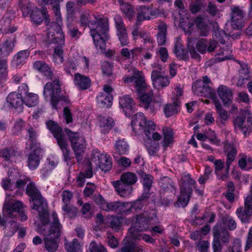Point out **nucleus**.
I'll return each instance as SVG.
<instances>
[{"mask_svg":"<svg viewBox=\"0 0 252 252\" xmlns=\"http://www.w3.org/2000/svg\"><path fill=\"white\" fill-rule=\"evenodd\" d=\"M80 20L82 26L89 27L95 47L104 50L105 42L109 39L108 19L86 10L82 12Z\"/></svg>","mask_w":252,"mask_h":252,"instance_id":"f257e3e1","label":"nucleus"},{"mask_svg":"<svg viewBox=\"0 0 252 252\" xmlns=\"http://www.w3.org/2000/svg\"><path fill=\"white\" fill-rule=\"evenodd\" d=\"M61 92L60 81L58 79L53 82H48L44 86L43 95L46 101H50L53 109H61L64 103H68L69 100L66 96L59 95Z\"/></svg>","mask_w":252,"mask_h":252,"instance_id":"f03ea898","label":"nucleus"},{"mask_svg":"<svg viewBox=\"0 0 252 252\" xmlns=\"http://www.w3.org/2000/svg\"><path fill=\"white\" fill-rule=\"evenodd\" d=\"M189 17L190 14L187 13L185 18H181L180 19V26L184 31L187 34H191L194 30L195 25L201 36H207L210 32V28L207 21L201 16L196 17L192 21L189 20Z\"/></svg>","mask_w":252,"mask_h":252,"instance_id":"7ed1b4c3","label":"nucleus"},{"mask_svg":"<svg viewBox=\"0 0 252 252\" xmlns=\"http://www.w3.org/2000/svg\"><path fill=\"white\" fill-rule=\"evenodd\" d=\"M47 127L56 139L62 152L64 161L68 164L72 159L71 153L68 149L67 140L62 128L54 121L49 120L46 123Z\"/></svg>","mask_w":252,"mask_h":252,"instance_id":"20e7f679","label":"nucleus"},{"mask_svg":"<svg viewBox=\"0 0 252 252\" xmlns=\"http://www.w3.org/2000/svg\"><path fill=\"white\" fill-rule=\"evenodd\" d=\"M26 192L32 200V209L37 211L40 217L45 218L47 214V203L44 200L35 185L33 183L28 184L27 186Z\"/></svg>","mask_w":252,"mask_h":252,"instance_id":"39448f33","label":"nucleus"},{"mask_svg":"<svg viewBox=\"0 0 252 252\" xmlns=\"http://www.w3.org/2000/svg\"><path fill=\"white\" fill-rule=\"evenodd\" d=\"M195 185V181L191 178L189 174L182 175L180 183L181 193L176 202L177 206L185 207L188 204Z\"/></svg>","mask_w":252,"mask_h":252,"instance_id":"423d86ee","label":"nucleus"},{"mask_svg":"<svg viewBox=\"0 0 252 252\" xmlns=\"http://www.w3.org/2000/svg\"><path fill=\"white\" fill-rule=\"evenodd\" d=\"M65 131L68 137L77 161H81L87 146L84 136L80 135L77 132H72L68 129H65Z\"/></svg>","mask_w":252,"mask_h":252,"instance_id":"0eeeda50","label":"nucleus"},{"mask_svg":"<svg viewBox=\"0 0 252 252\" xmlns=\"http://www.w3.org/2000/svg\"><path fill=\"white\" fill-rule=\"evenodd\" d=\"M153 217L147 216L145 214L137 216L135 221L133 223L129 229L130 236L133 240H141L140 232L148 230L151 225V221Z\"/></svg>","mask_w":252,"mask_h":252,"instance_id":"6e6552de","label":"nucleus"},{"mask_svg":"<svg viewBox=\"0 0 252 252\" xmlns=\"http://www.w3.org/2000/svg\"><path fill=\"white\" fill-rule=\"evenodd\" d=\"M211 80L207 76L203 77L202 80H196L192 85V92L196 95L214 98L215 91L210 86Z\"/></svg>","mask_w":252,"mask_h":252,"instance_id":"1a4fd4ad","label":"nucleus"},{"mask_svg":"<svg viewBox=\"0 0 252 252\" xmlns=\"http://www.w3.org/2000/svg\"><path fill=\"white\" fill-rule=\"evenodd\" d=\"M131 126L135 134H137V129L144 130L146 136L150 137L151 132L150 130L154 129V123L151 121H147L144 114L141 112L135 114L132 118Z\"/></svg>","mask_w":252,"mask_h":252,"instance_id":"9d476101","label":"nucleus"},{"mask_svg":"<svg viewBox=\"0 0 252 252\" xmlns=\"http://www.w3.org/2000/svg\"><path fill=\"white\" fill-rule=\"evenodd\" d=\"M137 15L136 24H140L142 21L154 19L158 17L160 13L159 9L152 6L139 5L137 7Z\"/></svg>","mask_w":252,"mask_h":252,"instance_id":"9b49d317","label":"nucleus"},{"mask_svg":"<svg viewBox=\"0 0 252 252\" xmlns=\"http://www.w3.org/2000/svg\"><path fill=\"white\" fill-rule=\"evenodd\" d=\"M236 214L242 222H250L252 216V194H249L244 198V207L238 208Z\"/></svg>","mask_w":252,"mask_h":252,"instance_id":"f8f14e48","label":"nucleus"},{"mask_svg":"<svg viewBox=\"0 0 252 252\" xmlns=\"http://www.w3.org/2000/svg\"><path fill=\"white\" fill-rule=\"evenodd\" d=\"M24 208V205L21 202H14L11 196L7 194L3 207V214L6 218L16 217V213Z\"/></svg>","mask_w":252,"mask_h":252,"instance_id":"ddd939ff","label":"nucleus"},{"mask_svg":"<svg viewBox=\"0 0 252 252\" xmlns=\"http://www.w3.org/2000/svg\"><path fill=\"white\" fill-rule=\"evenodd\" d=\"M92 160L104 172L111 168L112 159L109 155L100 153L98 150H94L93 153Z\"/></svg>","mask_w":252,"mask_h":252,"instance_id":"4468645a","label":"nucleus"},{"mask_svg":"<svg viewBox=\"0 0 252 252\" xmlns=\"http://www.w3.org/2000/svg\"><path fill=\"white\" fill-rule=\"evenodd\" d=\"M15 11L8 10L0 20V32L3 34L12 33L17 30V28L11 26L12 20L15 18Z\"/></svg>","mask_w":252,"mask_h":252,"instance_id":"2eb2a0df","label":"nucleus"},{"mask_svg":"<svg viewBox=\"0 0 252 252\" xmlns=\"http://www.w3.org/2000/svg\"><path fill=\"white\" fill-rule=\"evenodd\" d=\"M43 231H44L43 235L45 248L49 252H56L59 247L57 240L60 233H59L58 231L55 232L46 231L45 229H44Z\"/></svg>","mask_w":252,"mask_h":252,"instance_id":"dca6fc26","label":"nucleus"},{"mask_svg":"<svg viewBox=\"0 0 252 252\" xmlns=\"http://www.w3.org/2000/svg\"><path fill=\"white\" fill-rule=\"evenodd\" d=\"M31 151L27 155V166L30 170H34L37 169L42 158V149L40 147L30 148Z\"/></svg>","mask_w":252,"mask_h":252,"instance_id":"f3484780","label":"nucleus"},{"mask_svg":"<svg viewBox=\"0 0 252 252\" xmlns=\"http://www.w3.org/2000/svg\"><path fill=\"white\" fill-rule=\"evenodd\" d=\"M153 98V92L152 89H147L143 93L139 95V98L144 108L149 111L150 112L155 113L157 110L152 101Z\"/></svg>","mask_w":252,"mask_h":252,"instance_id":"a211bd4d","label":"nucleus"},{"mask_svg":"<svg viewBox=\"0 0 252 252\" xmlns=\"http://www.w3.org/2000/svg\"><path fill=\"white\" fill-rule=\"evenodd\" d=\"M151 80L155 88H162L169 84V80L167 76L162 74L159 70L154 69L151 72Z\"/></svg>","mask_w":252,"mask_h":252,"instance_id":"6ab92c4d","label":"nucleus"},{"mask_svg":"<svg viewBox=\"0 0 252 252\" xmlns=\"http://www.w3.org/2000/svg\"><path fill=\"white\" fill-rule=\"evenodd\" d=\"M231 26L235 30H240L243 27V11L237 6H232Z\"/></svg>","mask_w":252,"mask_h":252,"instance_id":"aec40b11","label":"nucleus"},{"mask_svg":"<svg viewBox=\"0 0 252 252\" xmlns=\"http://www.w3.org/2000/svg\"><path fill=\"white\" fill-rule=\"evenodd\" d=\"M218 47L217 42L215 40H208L205 38L199 39L196 44V48L200 53L204 54L208 52L212 53Z\"/></svg>","mask_w":252,"mask_h":252,"instance_id":"412c9836","label":"nucleus"},{"mask_svg":"<svg viewBox=\"0 0 252 252\" xmlns=\"http://www.w3.org/2000/svg\"><path fill=\"white\" fill-rule=\"evenodd\" d=\"M220 49L217 50V53L215 55V60L218 62H220L228 59H232L233 57L231 55L230 51L231 47V44H225L223 40L220 41Z\"/></svg>","mask_w":252,"mask_h":252,"instance_id":"4be33fe9","label":"nucleus"},{"mask_svg":"<svg viewBox=\"0 0 252 252\" xmlns=\"http://www.w3.org/2000/svg\"><path fill=\"white\" fill-rule=\"evenodd\" d=\"M217 93L224 105L228 106L232 103L233 96L231 89L226 86L220 85L217 89Z\"/></svg>","mask_w":252,"mask_h":252,"instance_id":"5701e85b","label":"nucleus"},{"mask_svg":"<svg viewBox=\"0 0 252 252\" xmlns=\"http://www.w3.org/2000/svg\"><path fill=\"white\" fill-rule=\"evenodd\" d=\"M112 184L117 194L123 197H129L132 191L133 188L121 180H117L112 182Z\"/></svg>","mask_w":252,"mask_h":252,"instance_id":"b1692460","label":"nucleus"},{"mask_svg":"<svg viewBox=\"0 0 252 252\" xmlns=\"http://www.w3.org/2000/svg\"><path fill=\"white\" fill-rule=\"evenodd\" d=\"M213 235L215 239H220L224 243L227 244L229 241V232L224 228L221 223H217L213 228Z\"/></svg>","mask_w":252,"mask_h":252,"instance_id":"393cba45","label":"nucleus"},{"mask_svg":"<svg viewBox=\"0 0 252 252\" xmlns=\"http://www.w3.org/2000/svg\"><path fill=\"white\" fill-rule=\"evenodd\" d=\"M74 83L79 90H85L91 87L92 82L87 76L76 73L74 75Z\"/></svg>","mask_w":252,"mask_h":252,"instance_id":"a878e982","label":"nucleus"},{"mask_svg":"<svg viewBox=\"0 0 252 252\" xmlns=\"http://www.w3.org/2000/svg\"><path fill=\"white\" fill-rule=\"evenodd\" d=\"M119 104L126 116H128L132 113L134 107V103L133 99L129 95H125L120 97Z\"/></svg>","mask_w":252,"mask_h":252,"instance_id":"bb28decb","label":"nucleus"},{"mask_svg":"<svg viewBox=\"0 0 252 252\" xmlns=\"http://www.w3.org/2000/svg\"><path fill=\"white\" fill-rule=\"evenodd\" d=\"M172 103L166 104L163 108L164 113L167 118L177 114L180 110V100L171 97Z\"/></svg>","mask_w":252,"mask_h":252,"instance_id":"cd10ccee","label":"nucleus"},{"mask_svg":"<svg viewBox=\"0 0 252 252\" xmlns=\"http://www.w3.org/2000/svg\"><path fill=\"white\" fill-rule=\"evenodd\" d=\"M34 69H36L48 79H53V72L51 67L42 61H36L33 63Z\"/></svg>","mask_w":252,"mask_h":252,"instance_id":"c85d7f7f","label":"nucleus"},{"mask_svg":"<svg viewBox=\"0 0 252 252\" xmlns=\"http://www.w3.org/2000/svg\"><path fill=\"white\" fill-rule=\"evenodd\" d=\"M7 102L16 109L22 110L23 99L21 95L15 92L11 93L7 97Z\"/></svg>","mask_w":252,"mask_h":252,"instance_id":"c756f323","label":"nucleus"},{"mask_svg":"<svg viewBox=\"0 0 252 252\" xmlns=\"http://www.w3.org/2000/svg\"><path fill=\"white\" fill-rule=\"evenodd\" d=\"M14 46L12 38L7 39L0 45V58L7 57L13 51Z\"/></svg>","mask_w":252,"mask_h":252,"instance_id":"7c9ffc66","label":"nucleus"},{"mask_svg":"<svg viewBox=\"0 0 252 252\" xmlns=\"http://www.w3.org/2000/svg\"><path fill=\"white\" fill-rule=\"evenodd\" d=\"M37 134L36 130L32 127L29 128L27 131L26 138L27 139L26 145L30 148L40 147L36 141ZM28 148V147H26Z\"/></svg>","mask_w":252,"mask_h":252,"instance_id":"2f4dec72","label":"nucleus"},{"mask_svg":"<svg viewBox=\"0 0 252 252\" xmlns=\"http://www.w3.org/2000/svg\"><path fill=\"white\" fill-rule=\"evenodd\" d=\"M30 55V51L29 50H24L20 51L16 54L13 59L12 65L16 67L23 65L28 57Z\"/></svg>","mask_w":252,"mask_h":252,"instance_id":"473e14b6","label":"nucleus"},{"mask_svg":"<svg viewBox=\"0 0 252 252\" xmlns=\"http://www.w3.org/2000/svg\"><path fill=\"white\" fill-rule=\"evenodd\" d=\"M224 151L227 153L226 164V171L228 173L229 166L232 162L235 159L236 155L237 154V150L233 145L227 143L225 144Z\"/></svg>","mask_w":252,"mask_h":252,"instance_id":"72a5a7b5","label":"nucleus"},{"mask_svg":"<svg viewBox=\"0 0 252 252\" xmlns=\"http://www.w3.org/2000/svg\"><path fill=\"white\" fill-rule=\"evenodd\" d=\"M58 164V159L53 156L48 157L46 159V163L41 171L43 178L46 177L48 173L54 169Z\"/></svg>","mask_w":252,"mask_h":252,"instance_id":"f704fd0d","label":"nucleus"},{"mask_svg":"<svg viewBox=\"0 0 252 252\" xmlns=\"http://www.w3.org/2000/svg\"><path fill=\"white\" fill-rule=\"evenodd\" d=\"M96 100L99 107L108 108L112 104L113 96L111 94L100 93L97 96Z\"/></svg>","mask_w":252,"mask_h":252,"instance_id":"c9c22d12","label":"nucleus"},{"mask_svg":"<svg viewBox=\"0 0 252 252\" xmlns=\"http://www.w3.org/2000/svg\"><path fill=\"white\" fill-rule=\"evenodd\" d=\"M135 73L134 77H135V85L136 90L140 93L143 89L146 88L147 85L145 83V76L142 72L140 71H134Z\"/></svg>","mask_w":252,"mask_h":252,"instance_id":"e433bc0d","label":"nucleus"},{"mask_svg":"<svg viewBox=\"0 0 252 252\" xmlns=\"http://www.w3.org/2000/svg\"><path fill=\"white\" fill-rule=\"evenodd\" d=\"M45 14V10L43 9L42 11H40L38 8L34 7L30 15L31 21L36 25H39L42 22Z\"/></svg>","mask_w":252,"mask_h":252,"instance_id":"4c0bfd02","label":"nucleus"},{"mask_svg":"<svg viewBox=\"0 0 252 252\" xmlns=\"http://www.w3.org/2000/svg\"><path fill=\"white\" fill-rule=\"evenodd\" d=\"M142 177L144 187V193L142 194V197H149L150 196L149 191L153 181V177L149 174L143 175Z\"/></svg>","mask_w":252,"mask_h":252,"instance_id":"58836bf2","label":"nucleus"},{"mask_svg":"<svg viewBox=\"0 0 252 252\" xmlns=\"http://www.w3.org/2000/svg\"><path fill=\"white\" fill-rule=\"evenodd\" d=\"M99 122L101 131L104 133L108 132L114 126L113 120L110 117L100 116Z\"/></svg>","mask_w":252,"mask_h":252,"instance_id":"ea45409f","label":"nucleus"},{"mask_svg":"<svg viewBox=\"0 0 252 252\" xmlns=\"http://www.w3.org/2000/svg\"><path fill=\"white\" fill-rule=\"evenodd\" d=\"M106 226H109L115 231H118L121 227L120 219L114 216H108L105 220Z\"/></svg>","mask_w":252,"mask_h":252,"instance_id":"a19ab883","label":"nucleus"},{"mask_svg":"<svg viewBox=\"0 0 252 252\" xmlns=\"http://www.w3.org/2000/svg\"><path fill=\"white\" fill-rule=\"evenodd\" d=\"M238 165L242 170L249 171L252 169V158L243 155L238 160Z\"/></svg>","mask_w":252,"mask_h":252,"instance_id":"79ce46f5","label":"nucleus"},{"mask_svg":"<svg viewBox=\"0 0 252 252\" xmlns=\"http://www.w3.org/2000/svg\"><path fill=\"white\" fill-rule=\"evenodd\" d=\"M23 99V103L29 107L35 106L39 102L38 95L32 93H28Z\"/></svg>","mask_w":252,"mask_h":252,"instance_id":"37998d69","label":"nucleus"},{"mask_svg":"<svg viewBox=\"0 0 252 252\" xmlns=\"http://www.w3.org/2000/svg\"><path fill=\"white\" fill-rule=\"evenodd\" d=\"M160 187L165 191L173 192L175 188L172 180L168 177H164L159 182Z\"/></svg>","mask_w":252,"mask_h":252,"instance_id":"c03bdc74","label":"nucleus"},{"mask_svg":"<svg viewBox=\"0 0 252 252\" xmlns=\"http://www.w3.org/2000/svg\"><path fill=\"white\" fill-rule=\"evenodd\" d=\"M123 182L132 186L137 181L136 175L131 172H126L123 173L121 176L120 180Z\"/></svg>","mask_w":252,"mask_h":252,"instance_id":"a18cd8bd","label":"nucleus"},{"mask_svg":"<svg viewBox=\"0 0 252 252\" xmlns=\"http://www.w3.org/2000/svg\"><path fill=\"white\" fill-rule=\"evenodd\" d=\"M51 219H52V222L50 224V229L46 231L55 232L58 231V232L60 233L61 225L60 223L57 214L56 212H53L52 213Z\"/></svg>","mask_w":252,"mask_h":252,"instance_id":"49530a36","label":"nucleus"},{"mask_svg":"<svg viewBox=\"0 0 252 252\" xmlns=\"http://www.w3.org/2000/svg\"><path fill=\"white\" fill-rule=\"evenodd\" d=\"M158 30L157 41L159 45H162L166 42V25L164 23H161L158 26Z\"/></svg>","mask_w":252,"mask_h":252,"instance_id":"de8ad7c7","label":"nucleus"},{"mask_svg":"<svg viewBox=\"0 0 252 252\" xmlns=\"http://www.w3.org/2000/svg\"><path fill=\"white\" fill-rule=\"evenodd\" d=\"M120 5L122 12L127 18L130 20L134 17L135 12L131 5L127 2H125V0H124V2H122V3H120Z\"/></svg>","mask_w":252,"mask_h":252,"instance_id":"09e8293b","label":"nucleus"},{"mask_svg":"<svg viewBox=\"0 0 252 252\" xmlns=\"http://www.w3.org/2000/svg\"><path fill=\"white\" fill-rule=\"evenodd\" d=\"M239 63L241 67V69L239 71L240 77L239 80L237 83V86L241 87L242 84V81L245 79H247L249 77V71L248 69V64L244 63L239 62Z\"/></svg>","mask_w":252,"mask_h":252,"instance_id":"8fccbe9b","label":"nucleus"},{"mask_svg":"<svg viewBox=\"0 0 252 252\" xmlns=\"http://www.w3.org/2000/svg\"><path fill=\"white\" fill-rule=\"evenodd\" d=\"M64 247L68 252H82V247L77 239H74L72 242L66 243Z\"/></svg>","mask_w":252,"mask_h":252,"instance_id":"3c124183","label":"nucleus"},{"mask_svg":"<svg viewBox=\"0 0 252 252\" xmlns=\"http://www.w3.org/2000/svg\"><path fill=\"white\" fill-rule=\"evenodd\" d=\"M129 146L124 140H118L115 144V149L119 155H125L128 151Z\"/></svg>","mask_w":252,"mask_h":252,"instance_id":"603ef678","label":"nucleus"},{"mask_svg":"<svg viewBox=\"0 0 252 252\" xmlns=\"http://www.w3.org/2000/svg\"><path fill=\"white\" fill-rule=\"evenodd\" d=\"M93 176L91 167H89L84 172H81L77 178V183L79 187H82L85 182L86 178H90Z\"/></svg>","mask_w":252,"mask_h":252,"instance_id":"864d4df0","label":"nucleus"},{"mask_svg":"<svg viewBox=\"0 0 252 252\" xmlns=\"http://www.w3.org/2000/svg\"><path fill=\"white\" fill-rule=\"evenodd\" d=\"M162 131L164 135L163 146L166 147L173 142L174 133L172 129L168 127L163 128Z\"/></svg>","mask_w":252,"mask_h":252,"instance_id":"5fc2aeb1","label":"nucleus"},{"mask_svg":"<svg viewBox=\"0 0 252 252\" xmlns=\"http://www.w3.org/2000/svg\"><path fill=\"white\" fill-rule=\"evenodd\" d=\"M214 104L217 109V112L219 115L220 118L222 122L226 121L229 118L228 112L222 109V105L220 102L215 99Z\"/></svg>","mask_w":252,"mask_h":252,"instance_id":"6e6d98bb","label":"nucleus"},{"mask_svg":"<svg viewBox=\"0 0 252 252\" xmlns=\"http://www.w3.org/2000/svg\"><path fill=\"white\" fill-rule=\"evenodd\" d=\"M53 58L54 63L58 64L62 63L63 62V50L61 46H58L54 49Z\"/></svg>","mask_w":252,"mask_h":252,"instance_id":"4d7b16f0","label":"nucleus"},{"mask_svg":"<svg viewBox=\"0 0 252 252\" xmlns=\"http://www.w3.org/2000/svg\"><path fill=\"white\" fill-rule=\"evenodd\" d=\"M219 223L221 224V226L224 228L223 225L227 226V228L230 230H233L236 228L237 223L233 218L230 216L224 217L222 222Z\"/></svg>","mask_w":252,"mask_h":252,"instance_id":"13d9d810","label":"nucleus"},{"mask_svg":"<svg viewBox=\"0 0 252 252\" xmlns=\"http://www.w3.org/2000/svg\"><path fill=\"white\" fill-rule=\"evenodd\" d=\"M33 4L27 0H23L21 2V8L23 15L28 16L32 11L34 10Z\"/></svg>","mask_w":252,"mask_h":252,"instance_id":"bf43d9fd","label":"nucleus"},{"mask_svg":"<svg viewBox=\"0 0 252 252\" xmlns=\"http://www.w3.org/2000/svg\"><path fill=\"white\" fill-rule=\"evenodd\" d=\"M148 198V197L143 198L142 195L140 199H137L133 202H130V205L132 206L131 208L132 213L138 212L139 210H141L145 203V199Z\"/></svg>","mask_w":252,"mask_h":252,"instance_id":"052dcab7","label":"nucleus"},{"mask_svg":"<svg viewBox=\"0 0 252 252\" xmlns=\"http://www.w3.org/2000/svg\"><path fill=\"white\" fill-rule=\"evenodd\" d=\"M130 202H120L119 213L129 215L132 213Z\"/></svg>","mask_w":252,"mask_h":252,"instance_id":"680f3d73","label":"nucleus"},{"mask_svg":"<svg viewBox=\"0 0 252 252\" xmlns=\"http://www.w3.org/2000/svg\"><path fill=\"white\" fill-rule=\"evenodd\" d=\"M18 228V225L16 222L14 220L10 221L9 223L6 224L5 227V234L8 236H13Z\"/></svg>","mask_w":252,"mask_h":252,"instance_id":"e2e57ef3","label":"nucleus"},{"mask_svg":"<svg viewBox=\"0 0 252 252\" xmlns=\"http://www.w3.org/2000/svg\"><path fill=\"white\" fill-rule=\"evenodd\" d=\"M120 202V201H117L107 202L106 204L103 206V210L107 212L119 213Z\"/></svg>","mask_w":252,"mask_h":252,"instance_id":"0e129e2a","label":"nucleus"},{"mask_svg":"<svg viewBox=\"0 0 252 252\" xmlns=\"http://www.w3.org/2000/svg\"><path fill=\"white\" fill-rule=\"evenodd\" d=\"M118 39L122 46H127L129 42L126 32V30L117 32Z\"/></svg>","mask_w":252,"mask_h":252,"instance_id":"69168bd1","label":"nucleus"},{"mask_svg":"<svg viewBox=\"0 0 252 252\" xmlns=\"http://www.w3.org/2000/svg\"><path fill=\"white\" fill-rule=\"evenodd\" d=\"M62 210L65 212V215L70 218H74L77 213V208L73 206L63 205Z\"/></svg>","mask_w":252,"mask_h":252,"instance_id":"338daca9","label":"nucleus"},{"mask_svg":"<svg viewBox=\"0 0 252 252\" xmlns=\"http://www.w3.org/2000/svg\"><path fill=\"white\" fill-rule=\"evenodd\" d=\"M90 252H107L103 246L98 244L95 241H92L89 246Z\"/></svg>","mask_w":252,"mask_h":252,"instance_id":"774afa93","label":"nucleus"}]
</instances>
